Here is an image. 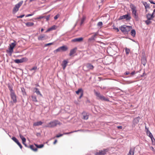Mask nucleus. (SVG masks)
<instances>
[{
	"label": "nucleus",
	"mask_w": 155,
	"mask_h": 155,
	"mask_svg": "<svg viewBox=\"0 0 155 155\" xmlns=\"http://www.w3.org/2000/svg\"><path fill=\"white\" fill-rule=\"evenodd\" d=\"M130 7L132 12L133 16L136 20L138 21L139 20L138 14L137 12L136 7L133 4H131L130 5Z\"/></svg>",
	"instance_id": "1"
},
{
	"label": "nucleus",
	"mask_w": 155,
	"mask_h": 155,
	"mask_svg": "<svg viewBox=\"0 0 155 155\" xmlns=\"http://www.w3.org/2000/svg\"><path fill=\"white\" fill-rule=\"evenodd\" d=\"M132 28V27L131 26H127L125 25H123L119 27L120 29L125 34H128Z\"/></svg>",
	"instance_id": "2"
},
{
	"label": "nucleus",
	"mask_w": 155,
	"mask_h": 155,
	"mask_svg": "<svg viewBox=\"0 0 155 155\" xmlns=\"http://www.w3.org/2000/svg\"><path fill=\"white\" fill-rule=\"evenodd\" d=\"M61 123L60 121L57 120H55L53 121H51L47 125L45 126L46 127L52 128L58 125H60Z\"/></svg>",
	"instance_id": "3"
},
{
	"label": "nucleus",
	"mask_w": 155,
	"mask_h": 155,
	"mask_svg": "<svg viewBox=\"0 0 155 155\" xmlns=\"http://www.w3.org/2000/svg\"><path fill=\"white\" fill-rule=\"evenodd\" d=\"M10 95L11 101L10 102V105L11 106H12L14 104L16 103L17 101V96L15 92L10 93Z\"/></svg>",
	"instance_id": "4"
},
{
	"label": "nucleus",
	"mask_w": 155,
	"mask_h": 155,
	"mask_svg": "<svg viewBox=\"0 0 155 155\" xmlns=\"http://www.w3.org/2000/svg\"><path fill=\"white\" fill-rule=\"evenodd\" d=\"M16 45V42L14 41V42L12 43L9 45V47L8 50H7V52L8 53L10 54L11 55L12 53L13 52V49Z\"/></svg>",
	"instance_id": "5"
},
{
	"label": "nucleus",
	"mask_w": 155,
	"mask_h": 155,
	"mask_svg": "<svg viewBox=\"0 0 155 155\" xmlns=\"http://www.w3.org/2000/svg\"><path fill=\"white\" fill-rule=\"evenodd\" d=\"M94 68L93 66L90 63H87L84 65L83 69L85 71H88L90 70H93Z\"/></svg>",
	"instance_id": "6"
},
{
	"label": "nucleus",
	"mask_w": 155,
	"mask_h": 155,
	"mask_svg": "<svg viewBox=\"0 0 155 155\" xmlns=\"http://www.w3.org/2000/svg\"><path fill=\"white\" fill-rule=\"evenodd\" d=\"M23 3V1H21L15 5L12 11L13 13H15L18 10L19 8L22 5Z\"/></svg>",
	"instance_id": "7"
},
{
	"label": "nucleus",
	"mask_w": 155,
	"mask_h": 155,
	"mask_svg": "<svg viewBox=\"0 0 155 155\" xmlns=\"http://www.w3.org/2000/svg\"><path fill=\"white\" fill-rule=\"evenodd\" d=\"M131 18V17L129 14H127L120 16L119 18V20L125 19L127 21H129Z\"/></svg>",
	"instance_id": "8"
},
{
	"label": "nucleus",
	"mask_w": 155,
	"mask_h": 155,
	"mask_svg": "<svg viewBox=\"0 0 155 155\" xmlns=\"http://www.w3.org/2000/svg\"><path fill=\"white\" fill-rule=\"evenodd\" d=\"M94 93L98 97L99 99L101 100L106 101H109L108 99L105 98L104 96L101 95L99 92L95 91Z\"/></svg>",
	"instance_id": "9"
},
{
	"label": "nucleus",
	"mask_w": 155,
	"mask_h": 155,
	"mask_svg": "<svg viewBox=\"0 0 155 155\" xmlns=\"http://www.w3.org/2000/svg\"><path fill=\"white\" fill-rule=\"evenodd\" d=\"M108 150L107 149H104L103 150H99L98 152L95 153V155H104Z\"/></svg>",
	"instance_id": "10"
},
{
	"label": "nucleus",
	"mask_w": 155,
	"mask_h": 155,
	"mask_svg": "<svg viewBox=\"0 0 155 155\" xmlns=\"http://www.w3.org/2000/svg\"><path fill=\"white\" fill-rule=\"evenodd\" d=\"M82 119L84 120H87L88 119L89 116V113L84 111L82 113Z\"/></svg>",
	"instance_id": "11"
},
{
	"label": "nucleus",
	"mask_w": 155,
	"mask_h": 155,
	"mask_svg": "<svg viewBox=\"0 0 155 155\" xmlns=\"http://www.w3.org/2000/svg\"><path fill=\"white\" fill-rule=\"evenodd\" d=\"M48 37L45 35L42 34L40 35L38 37V40H39L42 41L47 39Z\"/></svg>",
	"instance_id": "12"
},
{
	"label": "nucleus",
	"mask_w": 155,
	"mask_h": 155,
	"mask_svg": "<svg viewBox=\"0 0 155 155\" xmlns=\"http://www.w3.org/2000/svg\"><path fill=\"white\" fill-rule=\"evenodd\" d=\"M76 93L77 94H78L79 93H81V95L79 98L81 99L83 95V91L81 88L79 89L77 91H76Z\"/></svg>",
	"instance_id": "13"
},
{
	"label": "nucleus",
	"mask_w": 155,
	"mask_h": 155,
	"mask_svg": "<svg viewBox=\"0 0 155 155\" xmlns=\"http://www.w3.org/2000/svg\"><path fill=\"white\" fill-rule=\"evenodd\" d=\"M83 38L81 37L80 38H76L71 40L72 42H80L83 41Z\"/></svg>",
	"instance_id": "14"
},
{
	"label": "nucleus",
	"mask_w": 155,
	"mask_h": 155,
	"mask_svg": "<svg viewBox=\"0 0 155 155\" xmlns=\"http://www.w3.org/2000/svg\"><path fill=\"white\" fill-rule=\"evenodd\" d=\"M135 147L130 148L127 155H134Z\"/></svg>",
	"instance_id": "15"
},
{
	"label": "nucleus",
	"mask_w": 155,
	"mask_h": 155,
	"mask_svg": "<svg viewBox=\"0 0 155 155\" xmlns=\"http://www.w3.org/2000/svg\"><path fill=\"white\" fill-rule=\"evenodd\" d=\"M145 129L147 130L146 134L147 135L150 137V138L151 137H153V135L149 130L147 128V126H145Z\"/></svg>",
	"instance_id": "16"
},
{
	"label": "nucleus",
	"mask_w": 155,
	"mask_h": 155,
	"mask_svg": "<svg viewBox=\"0 0 155 155\" xmlns=\"http://www.w3.org/2000/svg\"><path fill=\"white\" fill-rule=\"evenodd\" d=\"M68 62V61L66 60H64L63 61L62 63L61 64V66H62L63 67V69L64 70L65 69L67 65Z\"/></svg>",
	"instance_id": "17"
},
{
	"label": "nucleus",
	"mask_w": 155,
	"mask_h": 155,
	"mask_svg": "<svg viewBox=\"0 0 155 155\" xmlns=\"http://www.w3.org/2000/svg\"><path fill=\"white\" fill-rule=\"evenodd\" d=\"M142 3L144 6L146 10V11H147V9H149L150 8V4H148L147 2L143 1L142 2Z\"/></svg>",
	"instance_id": "18"
},
{
	"label": "nucleus",
	"mask_w": 155,
	"mask_h": 155,
	"mask_svg": "<svg viewBox=\"0 0 155 155\" xmlns=\"http://www.w3.org/2000/svg\"><path fill=\"white\" fill-rule=\"evenodd\" d=\"M57 27L55 25H54L52 26L51 27L49 28L46 31V32H48L50 31L55 30L56 29Z\"/></svg>",
	"instance_id": "19"
},
{
	"label": "nucleus",
	"mask_w": 155,
	"mask_h": 155,
	"mask_svg": "<svg viewBox=\"0 0 155 155\" xmlns=\"http://www.w3.org/2000/svg\"><path fill=\"white\" fill-rule=\"evenodd\" d=\"M76 49H77V48H73V49L71 50L70 51V52L69 53L70 56H71L72 55L74 54L76 52Z\"/></svg>",
	"instance_id": "20"
},
{
	"label": "nucleus",
	"mask_w": 155,
	"mask_h": 155,
	"mask_svg": "<svg viewBox=\"0 0 155 155\" xmlns=\"http://www.w3.org/2000/svg\"><path fill=\"white\" fill-rule=\"evenodd\" d=\"M43 123L41 121H39L37 122H35L33 124V126H38L39 125H41Z\"/></svg>",
	"instance_id": "21"
},
{
	"label": "nucleus",
	"mask_w": 155,
	"mask_h": 155,
	"mask_svg": "<svg viewBox=\"0 0 155 155\" xmlns=\"http://www.w3.org/2000/svg\"><path fill=\"white\" fill-rule=\"evenodd\" d=\"M31 97L32 100L33 102H37L38 101L36 96L32 95L31 96Z\"/></svg>",
	"instance_id": "22"
},
{
	"label": "nucleus",
	"mask_w": 155,
	"mask_h": 155,
	"mask_svg": "<svg viewBox=\"0 0 155 155\" xmlns=\"http://www.w3.org/2000/svg\"><path fill=\"white\" fill-rule=\"evenodd\" d=\"M34 89L35 90V92H36L38 95H39L41 97L42 96V95L41 93L38 90V89L37 88H35Z\"/></svg>",
	"instance_id": "23"
},
{
	"label": "nucleus",
	"mask_w": 155,
	"mask_h": 155,
	"mask_svg": "<svg viewBox=\"0 0 155 155\" xmlns=\"http://www.w3.org/2000/svg\"><path fill=\"white\" fill-rule=\"evenodd\" d=\"M8 86L9 90L10 91V93L14 92V91L12 89V87L11 85L10 84H8Z\"/></svg>",
	"instance_id": "24"
},
{
	"label": "nucleus",
	"mask_w": 155,
	"mask_h": 155,
	"mask_svg": "<svg viewBox=\"0 0 155 155\" xmlns=\"http://www.w3.org/2000/svg\"><path fill=\"white\" fill-rule=\"evenodd\" d=\"M26 25L28 27H31L33 26L34 23L33 22H28L25 23Z\"/></svg>",
	"instance_id": "25"
},
{
	"label": "nucleus",
	"mask_w": 155,
	"mask_h": 155,
	"mask_svg": "<svg viewBox=\"0 0 155 155\" xmlns=\"http://www.w3.org/2000/svg\"><path fill=\"white\" fill-rule=\"evenodd\" d=\"M19 136L20 138L22 140V143H25L26 141L25 138L21 134L19 135Z\"/></svg>",
	"instance_id": "26"
},
{
	"label": "nucleus",
	"mask_w": 155,
	"mask_h": 155,
	"mask_svg": "<svg viewBox=\"0 0 155 155\" xmlns=\"http://www.w3.org/2000/svg\"><path fill=\"white\" fill-rule=\"evenodd\" d=\"M61 50L62 51H65L68 49V48L65 46H62L60 47Z\"/></svg>",
	"instance_id": "27"
},
{
	"label": "nucleus",
	"mask_w": 155,
	"mask_h": 155,
	"mask_svg": "<svg viewBox=\"0 0 155 155\" xmlns=\"http://www.w3.org/2000/svg\"><path fill=\"white\" fill-rule=\"evenodd\" d=\"M30 148L34 151H36L38 150L37 148L35 147L33 145H31L30 146Z\"/></svg>",
	"instance_id": "28"
},
{
	"label": "nucleus",
	"mask_w": 155,
	"mask_h": 155,
	"mask_svg": "<svg viewBox=\"0 0 155 155\" xmlns=\"http://www.w3.org/2000/svg\"><path fill=\"white\" fill-rule=\"evenodd\" d=\"M130 34L134 37H135L136 34V31L134 29L131 30L130 32Z\"/></svg>",
	"instance_id": "29"
},
{
	"label": "nucleus",
	"mask_w": 155,
	"mask_h": 155,
	"mask_svg": "<svg viewBox=\"0 0 155 155\" xmlns=\"http://www.w3.org/2000/svg\"><path fill=\"white\" fill-rule=\"evenodd\" d=\"M146 17L148 20H151L152 19L151 16V14H148L146 15Z\"/></svg>",
	"instance_id": "30"
},
{
	"label": "nucleus",
	"mask_w": 155,
	"mask_h": 155,
	"mask_svg": "<svg viewBox=\"0 0 155 155\" xmlns=\"http://www.w3.org/2000/svg\"><path fill=\"white\" fill-rule=\"evenodd\" d=\"M21 63L24 62H26L28 61V59L26 58H23L21 59Z\"/></svg>",
	"instance_id": "31"
},
{
	"label": "nucleus",
	"mask_w": 155,
	"mask_h": 155,
	"mask_svg": "<svg viewBox=\"0 0 155 155\" xmlns=\"http://www.w3.org/2000/svg\"><path fill=\"white\" fill-rule=\"evenodd\" d=\"M139 118H140L139 117H138L134 119V120L136 124H137L139 122Z\"/></svg>",
	"instance_id": "32"
},
{
	"label": "nucleus",
	"mask_w": 155,
	"mask_h": 155,
	"mask_svg": "<svg viewBox=\"0 0 155 155\" xmlns=\"http://www.w3.org/2000/svg\"><path fill=\"white\" fill-rule=\"evenodd\" d=\"M12 139L16 143H17L19 142L17 139L15 137H13L12 138Z\"/></svg>",
	"instance_id": "33"
},
{
	"label": "nucleus",
	"mask_w": 155,
	"mask_h": 155,
	"mask_svg": "<svg viewBox=\"0 0 155 155\" xmlns=\"http://www.w3.org/2000/svg\"><path fill=\"white\" fill-rule=\"evenodd\" d=\"M35 145L38 148H42L44 146V145L43 144H41V145H38L37 144H35Z\"/></svg>",
	"instance_id": "34"
},
{
	"label": "nucleus",
	"mask_w": 155,
	"mask_h": 155,
	"mask_svg": "<svg viewBox=\"0 0 155 155\" xmlns=\"http://www.w3.org/2000/svg\"><path fill=\"white\" fill-rule=\"evenodd\" d=\"M14 62L16 63H21V59H15L14 60Z\"/></svg>",
	"instance_id": "35"
},
{
	"label": "nucleus",
	"mask_w": 155,
	"mask_h": 155,
	"mask_svg": "<svg viewBox=\"0 0 155 155\" xmlns=\"http://www.w3.org/2000/svg\"><path fill=\"white\" fill-rule=\"evenodd\" d=\"M150 139L151 140L152 144L153 145H155V139L153 137H153H151Z\"/></svg>",
	"instance_id": "36"
},
{
	"label": "nucleus",
	"mask_w": 155,
	"mask_h": 155,
	"mask_svg": "<svg viewBox=\"0 0 155 155\" xmlns=\"http://www.w3.org/2000/svg\"><path fill=\"white\" fill-rule=\"evenodd\" d=\"M145 23L147 25H149L150 24H151V21H150V20H146L145 21Z\"/></svg>",
	"instance_id": "37"
},
{
	"label": "nucleus",
	"mask_w": 155,
	"mask_h": 155,
	"mask_svg": "<svg viewBox=\"0 0 155 155\" xmlns=\"http://www.w3.org/2000/svg\"><path fill=\"white\" fill-rule=\"evenodd\" d=\"M134 82V81H132L131 80L127 81L125 82L126 84H130Z\"/></svg>",
	"instance_id": "38"
},
{
	"label": "nucleus",
	"mask_w": 155,
	"mask_h": 155,
	"mask_svg": "<svg viewBox=\"0 0 155 155\" xmlns=\"http://www.w3.org/2000/svg\"><path fill=\"white\" fill-rule=\"evenodd\" d=\"M61 51V49L60 48V47L58 48V49L55 50H54V53H56L57 52H60V51Z\"/></svg>",
	"instance_id": "39"
},
{
	"label": "nucleus",
	"mask_w": 155,
	"mask_h": 155,
	"mask_svg": "<svg viewBox=\"0 0 155 155\" xmlns=\"http://www.w3.org/2000/svg\"><path fill=\"white\" fill-rule=\"evenodd\" d=\"M103 25V23L102 22L100 21L98 23L97 25L98 26L100 27V28L102 27V26Z\"/></svg>",
	"instance_id": "40"
},
{
	"label": "nucleus",
	"mask_w": 155,
	"mask_h": 155,
	"mask_svg": "<svg viewBox=\"0 0 155 155\" xmlns=\"http://www.w3.org/2000/svg\"><path fill=\"white\" fill-rule=\"evenodd\" d=\"M85 18H86L84 16H83L81 20V24H82L84 22V21H85Z\"/></svg>",
	"instance_id": "41"
},
{
	"label": "nucleus",
	"mask_w": 155,
	"mask_h": 155,
	"mask_svg": "<svg viewBox=\"0 0 155 155\" xmlns=\"http://www.w3.org/2000/svg\"><path fill=\"white\" fill-rule=\"evenodd\" d=\"M113 28L115 30H116L117 32H118L119 31V29L117 28L114 25L113 26Z\"/></svg>",
	"instance_id": "42"
},
{
	"label": "nucleus",
	"mask_w": 155,
	"mask_h": 155,
	"mask_svg": "<svg viewBox=\"0 0 155 155\" xmlns=\"http://www.w3.org/2000/svg\"><path fill=\"white\" fill-rule=\"evenodd\" d=\"M130 49L128 48H126L125 49V52L126 54H128L130 52Z\"/></svg>",
	"instance_id": "43"
},
{
	"label": "nucleus",
	"mask_w": 155,
	"mask_h": 155,
	"mask_svg": "<svg viewBox=\"0 0 155 155\" xmlns=\"http://www.w3.org/2000/svg\"><path fill=\"white\" fill-rule=\"evenodd\" d=\"M37 69V67L36 66H35L32 68L30 69V71H32L33 70H36Z\"/></svg>",
	"instance_id": "44"
},
{
	"label": "nucleus",
	"mask_w": 155,
	"mask_h": 155,
	"mask_svg": "<svg viewBox=\"0 0 155 155\" xmlns=\"http://www.w3.org/2000/svg\"><path fill=\"white\" fill-rule=\"evenodd\" d=\"M17 144L18 145V146L21 149L22 148V146L19 142Z\"/></svg>",
	"instance_id": "45"
},
{
	"label": "nucleus",
	"mask_w": 155,
	"mask_h": 155,
	"mask_svg": "<svg viewBox=\"0 0 155 155\" xmlns=\"http://www.w3.org/2000/svg\"><path fill=\"white\" fill-rule=\"evenodd\" d=\"M53 44V43H48V44H46L45 45V46H48L50 45H52Z\"/></svg>",
	"instance_id": "46"
},
{
	"label": "nucleus",
	"mask_w": 155,
	"mask_h": 155,
	"mask_svg": "<svg viewBox=\"0 0 155 155\" xmlns=\"http://www.w3.org/2000/svg\"><path fill=\"white\" fill-rule=\"evenodd\" d=\"M50 17V15H48L45 18L46 19L47 21H48V20H49Z\"/></svg>",
	"instance_id": "47"
},
{
	"label": "nucleus",
	"mask_w": 155,
	"mask_h": 155,
	"mask_svg": "<svg viewBox=\"0 0 155 155\" xmlns=\"http://www.w3.org/2000/svg\"><path fill=\"white\" fill-rule=\"evenodd\" d=\"M59 15L58 14L57 15H56L55 16H54V19H55V20H56L58 19V17H59Z\"/></svg>",
	"instance_id": "48"
},
{
	"label": "nucleus",
	"mask_w": 155,
	"mask_h": 155,
	"mask_svg": "<svg viewBox=\"0 0 155 155\" xmlns=\"http://www.w3.org/2000/svg\"><path fill=\"white\" fill-rule=\"evenodd\" d=\"M63 135V134H60L59 135H57L56 136V137H61Z\"/></svg>",
	"instance_id": "49"
},
{
	"label": "nucleus",
	"mask_w": 155,
	"mask_h": 155,
	"mask_svg": "<svg viewBox=\"0 0 155 155\" xmlns=\"http://www.w3.org/2000/svg\"><path fill=\"white\" fill-rule=\"evenodd\" d=\"M34 14V13H33V14H28L27 15H26L25 17H29V16H32V15H33Z\"/></svg>",
	"instance_id": "50"
},
{
	"label": "nucleus",
	"mask_w": 155,
	"mask_h": 155,
	"mask_svg": "<svg viewBox=\"0 0 155 155\" xmlns=\"http://www.w3.org/2000/svg\"><path fill=\"white\" fill-rule=\"evenodd\" d=\"M24 16H25L24 15H21L19 16H18L17 17V18H22L23 17H24Z\"/></svg>",
	"instance_id": "51"
},
{
	"label": "nucleus",
	"mask_w": 155,
	"mask_h": 155,
	"mask_svg": "<svg viewBox=\"0 0 155 155\" xmlns=\"http://www.w3.org/2000/svg\"><path fill=\"white\" fill-rule=\"evenodd\" d=\"M150 149L151 150L153 151H155V149L153 147H150Z\"/></svg>",
	"instance_id": "52"
},
{
	"label": "nucleus",
	"mask_w": 155,
	"mask_h": 155,
	"mask_svg": "<svg viewBox=\"0 0 155 155\" xmlns=\"http://www.w3.org/2000/svg\"><path fill=\"white\" fill-rule=\"evenodd\" d=\"M149 1L151 3V4H155V3H154L153 1L152 0H150Z\"/></svg>",
	"instance_id": "53"
},
{
	"label": "nucleus",
	"mask_w": 155,
	"mask_h": 155,
	"mask_svg": "<svg viewBox=\"0 0 155 155\" xmlns=\"http://www.w3.org/2000/svg\"><path fill=\"white\" fill-rule=\"evenodd\" d=\"M44 16H40L38 18H37V19H42V18H44Z\"/></svg>",
	"instance_id": "54"
},
{
	"label": "nucleus",
	"mask_w": 155,
	"mask_h": 155,
	"mask_svg": "<svg viewBox=\"0 0 155 155\" xmlns=\"http://www.w3.org/2000/svg\"><path fill=\"white\" fill-rule=\"evenodd\" d=\"M117 128L118 129H122V126H119L117 127Z\"/></svg>",
	"instance_id": "55"
},
{
	"label": "nucleus",
	"mask_w": 155,
	"mask_h": 155,
	"mask_svg": "<svg viewBox=\"0 0 155 155\" xmlns=\"http://www.w3.org/2000/svg\"><path fill=\"white\" fill-rule=\"evenodd\" d=\"M94 36H93L94 37H95L97 35H98V33H97V32L94 33Z\"/></svg>",
	"instance_id": "56"
},
{
	"label": "nucleus",
	"mask_w": 155,
	"mask_h": 155,
	"mask_svg": "<svg viewBox=\"0 0 155 155\" xmlns=\"http://www.w3.org/2000/svg\"><path fill=\"white\" fill-rule=\"evenodd\" d=\"M154 14H153V12L152 14L151 15V17L152 19L153 18H154V17H155V16L154 15Z\"/></svg>",
	"instance_id": "57"
},
{
	"label": "nucleus",
	"mask_w": 155,
	"mask_h": 155,
	"mask_svg": "<svg viewBox=\"0 0 155 155\" xmlns=\"http://www.w3.org/2000/svg\"><path fill=\"white\" fill-rule=\"evenodd\" d=\"M135 74V71H133V72H131V73H130V74H131V75H134Z\"/></svg>",
	"instance_id": "58"
},
{
	"label": "nucleus",
	"mask_w": 155,
	"mask_h": 155,
	"mask_svg": "<svg viewBox=\"0 0 155 155\" xmlns=\"http://www.w3.org/2000/svg\"><path fill=\"white\" fill-rule=\"evenodd\" d=\"M130 74V72L129 71H126L125 73L124 74L125 75H128Z\"/></svg>",
	"instance_id": "59"
},
{
	"label": "nucleus",
	"mask_w": 155,
	"mask_h": 155,
	"mask_svg": "<svg viewBox=\"0 0 155 155\" xmlns=\"http://www.w3.org/2000/svg\"><path fill=\"white\" fill-rule=\"evenodd\" d=\"M57 140H55L54 141V142L53 143V144H55L56 143H57Z\"/></svg>",
	"instance_id": "60"
},
{
	"label": "nucleus",
	"mask_w": 155,
	"mask_h": 155,
	"mask_svg": "<svg viewBox=\"0 0 155 155\" xmlns=\"http://www.w3.org/2000/svg\"><path fill=\"white\" fill-rule=\"evenodd\" d=\"M73 132H70V133H65L64 134H70V133H73Z\"/></svg>",
	"instance_id": "61"
},
{
	"label": "nucleus",
	"mask_w": 155,
	"mask_h": 155,
	"mask_svg": "<svg viewBox=\"0 0 155 155\" xmlns=\"http://www.w3.org/2000/svg\"><path fill=\"white\" fill-rule=\"evenodd\" d=\"M23 144L26 147H27V145L25 143H23Z\"/></svg>",
	"instance_id": "62"
},
{
	"label": "nucleus",
	"mask_w": 155,
	"mask_h": 155,
	"mask_svg": "<svg viewBox=\"0 0 155 155\" xmlns=\"http://www.w3.org/2000/svg\"><path fill=\"white\" fill-rule=\"evenodd\" d=\"M23 144L26 147H27V145L25 143H23Z\"/></svg>",
	"instance_id": "63"
},
{
	"label": "nucleus",
	"mask_w": 155,
	"mask_h": 155,
	"mask_svg": "<svg viewBox=\"0 0 155 155\" xmlns=\"http://www.w3.org/2000/svg\"><path fill=\"white\" fill-rule=\"evenodd\" d=\"M153 12V14H155V9L154 10Z\"/></svg>",
	"instance_id": "64"
}]
</instances>
